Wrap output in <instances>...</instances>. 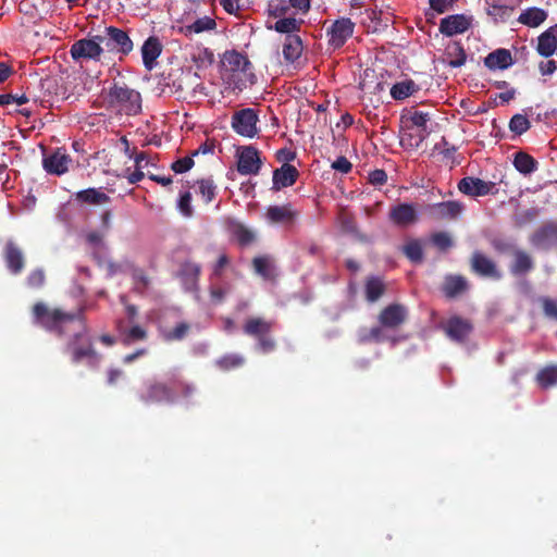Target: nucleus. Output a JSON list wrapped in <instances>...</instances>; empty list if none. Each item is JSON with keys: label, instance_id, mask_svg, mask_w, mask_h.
<instances>
[{"label": "nucleus", "instance_id": "nucleus-1", "mask_svg": "<svg viewBox=\"0 0 557 557\" xmlns=\"http://www.w3.org/2000/svg\"><path fill=\"white\" fill-rule=\"evenodd\" d=\"M32 314L37 325L58 337L65 336L71 324H77L74 335L66 343L65 351L70 354L74 364L86 360L91 368L99 366L101 355L95 349L88 336L85 307H79L75 312H66L60 308H49L45 302L38 301L33 306Z\"/></svg>", "mask_w": 557, "mask_h": 557}, {"label": "nucleus", "instance_id": "nucleus-2", "mask_svg": "<svg viewBox=\"0 0 557 557\" xmlns=\"http://www.w3.org/2000/svg\"><path fill=\"white\" fill-rule=\"evenodd\" d=\"M104 101L110 108L123 111L127 115H135L141 111L139 91L129 88L124 83L114 82L104 95Z\"/></svg>", "mask_w": 557, "mask_h": 557}, {"label": "nucleus", "instance_id": "nucleus-3", "mask_svg": "<svg viewBox=\"0 0 557 557\" xmlns=\"http://www.w3.org/2000/svg\"><path fill=\"white\" fill-rule=\"evenodd\" d=\"M101 35L100 41L103 44L104 52L119 55V60L123 61L134 49V42L127 32L115 27L108 26Z\"/></svg>", "mask_w": 557, "mask_h": 557}, {"label": "nucleus", "instance_id": "nucleus-4", "mask_svg": "<svg viewBox=\"0 0 557 557\" xmlns=\"http://www.w3.org/2000/svg\"><path fill=\"white\" fill-rule=\"evenodd\" d=\"M470 271L481 277L492 281L503 278V272L497 262L481 250H474L469 259Z\"/></svg>", "mask_w": 557, "mask_h": 557}, {"label": "nucleus", "instance_id": "nucleus-5", "mask_svg": "<svg viewBox=\"0 0 557 557\" xmlns=\"http://www.w3.org/2000/svg\"><path fill=\"white\" fill-rule=\"evenodd\" d=\"M101 35H95L88 38L76 40L70 49V54L73 60H92L100 61L104 54V48L102 41H100Z\"/></svg>", "mask_w": 557, "mask_h": 557}, {"label": "nucleus", "instance_id": "nucleus-6", "mask_svg": "<svg viewBox=\"0 0 557 557\" xmlns=\"http://www.w3.org/2000/svg\"><path fill=\"white\" fill-rule=\"evenodd\" d=\"M258 121L257 111L251 108H246L234 112L231 126L236 134L243 137L253 138L259 132L257 127Z\"/></svg>", "mask_w": 557, "mask_h": 557}, {"label": "nucleus", "instance_id": "nucleus-7", "mask_svg": "<svg viewBox=\"0 0 557 557\" xmlns=\"http://www.w3.org/2000/svg\"><path fill=\"white\" fill-rule=\"evenodd\" d=\"M138 397L145 404L173 403L175 393L172 387L163 382L148 381Z\"/></svg>", "mask_w": 557, "mask_h": 557}, {"label": "nucleus", "instance_id": "nucleus-8", "mask_svg": "<svg viewBox=\"0 0 557 557\" xmlns=\"http://www.w3.org/2000/svg\"><path fill=\"white\" fill-rule=\"evenodd\" d=\"M73 160L64 148H57L42 157V168L50 175L61 176L69 172Z\"/></svg>", "mask_w": 557, "mask_h": 557}, {"label": "nucleus", "instance_id": "nucleus-9", "mask_svg": "<svg viewBox=\"0 0 557 557\" xmlns=\"http://www.w3.org/2000/svg\"><path fill=\"white\" fill-rule=\"evenodd\" d=\"M458 189L469 197H483L486 195H496L498 189L496 183L485 182L479 177L466 176L458 183Z\"/></svg>", "mask_w": 557, "mask_h": 557}, {"label": "nucleus", "instance_id": "nucleus-10", "mask_svg": "<svg viewBox=\"0 0 557 557\" xmlns=\"http://www.w3.org/2000/svg\"><path fill=\"white\" fill-rule=\"evenodd\" d=\"M408 308L401 304H391L383 308L377 317L379 323L385 330H396L408 319Z\"/></svg>", "mask_w": 557, "mask_h": 557}, {"label": "nucleus", "instance_id": "nucleus-11", "mask_svg": "<svg viewBox=\"0 0 557 557\" xmlns=\"http://www.w3.org/2000/svg\"><path fill=\"white\" fill-rule=\"evenodd\" d=\"M355 23L348 17L336 20L326 30L329 46L334 50L342 48L354 34Z\"/></svg>", "mask_w": 557, "mask_h": 557}, {"label": "nucleus", "instance_id": "nucleus-12", "mask_svg": "<svg viewBox=\"0 0 557 557\" xmlns=\"http://www.w3.org/2000/svg\"><path fill=\"white\" fill-rule=\"evenodd\" d=\"M2 257L11 274L18 275L24 271L26 265L25 253L16 242L12 239L7 240L3 246Z\"/></svg>", "mask_w": 557, "mask_h": 557}, {"label": "nucleus", "instance_id": "nucleus-13", "mask_svg": "<svg viewBox=\"0 0 557 557\" xmlns=\"http://www.w3.org/2000/svg\"><path fill=\"white\" fill-rule=\"evenodd\" d=\"M262 161L258 149L253 146H245L238 151L237 171L242 175H257Z\"/></svg>", "mask_w": 557, "mask_h": 557}, {"label": "nucleus", "instance_id": "nucleus-14", "mask_svg": "<svg viewBox=\"0 0 557 557\" xmlns=\"http://www.w3.org/2000/svg\"><path fill=\"white\" fill-rule=\"evenodd\" d=\"M388 219L395 226L406 228L416 224L419 215L414 205L401 202L389 209Z\"/></svg>", "mask_w": 557, "mask_h": 557}, {"label": "nucleus", "instance_id": "nucleus-15", "mask_svg": "<svg viewBox=\"0 0 557 557\" xmlns=\"http://www.w3.org/2000/svg\"><path fill=\"white\" fill-rule=\"evenodd\" d=\"M465 207L459 201H442L430 205L428 215L434 221H450L457 219Z\"/></svg>", "mask_w": 557, "mask_h": 557}, {"label": "nucleus", "instance_id": "nucleus-16", "mask_svg": "<svg viewBox=\"0 0 557 557\" xmlns=\"http://www.w3.org/2000/svg\"><path fill=\"white\" fill-rule=\"evenodd\" d=\"M530 242L541 249H549L557 245V222L544 223L531 235Z\"/></svg>", "mask_w": 557, "mask_h": 557}, {"label": "nucleus", "instance_id": "nucleus-17", "mask_svg": "<svg viewBox=\"0 0 557 557\" xmlns=\"http://www.w3.org/2000/svg\"><path fill=\"white\" fill-rule=\"evenodd\" d=\"M299 177V171L289 163H283L273 171L272 187L274 191L293 186Z\"/></svg>", "mask_w": 557, "mask_h": 557}, {"label": "nucleus", "instance_id": "nucleus-18", "mask_svg": "<svg viewBox=\"0 0 557 557\" xmlns=\"http://www.w3.org/2000/svg\"><path fill=\"white\" fill-rule=\"evenodd\" d=\"M444 330L451 341L463 343L471 334L473 326L470 321L455 315L448 319Z\"/></svg>", "mask_w": 557, "mask_h": 557}, {"label": "nucleus", "instance_id": "nucleus-19", "mask_svg": "<svg viewBox=\"0 0 557 557\" xmlns=\"http://www.w3.org/2000/svg\"><path fill=\"white\" fill-rule=\"evenodd\" d=\"M141 58L146 70L151 71L157 65V59L163 50V46L157 36L148 37L141 46Z\"/></svg>", "mask_w": 557, "mask_h": 557}, {"label": "nucleus", "instance_id": "nucleus-20", "mask_svg": "<svg viewBox=\"0 0 557 557\" xmlns=\"http://www.w3.org/2000/svg\"><path fill=\"white\" fill-rule=\"evenodd\" d=\"M471 22L463 14H454L442 18L440 32L448 37L462 34L470 27Z\"/></svg>", "mask_w": 557, "mask_h": 557}, {"label": "nucleus", "instance_id": "nucleus-21", "mask_svg": "<svg viewBox=\"0 0 557 557\" xmlns=\"http://www.w3.org/2000/svg\"><path fill=\"white\" fill-rule=\"evenodd\" d=\"M536 51L544 58H549L557 51V24L548 27L537 37Z\"/></svg>", "mask_w": 557, "mask_h": 557}, {"label": "nucleus", "instance_id": "nucleus-22", "mask_svg": "<svg viewBox=\"0 0 557 557\" xmlns=\"http://www.w3.org/2000/svg\"><path fill=\"white\" fill-rule=\"evenodd\" d=\"M512 255L513 260L509 267V271L513 276L525 275L534 269V260L527 251L516 249Z\"/></svg>", "mask_w": 557, "mask_h": 557}, {"label": "nucleus", "instance_id": "nucleus-23", "mask_svg": "<svg viewBox=\"0 0 557 557\" xmlns=\"http://www.w3.org/2000/svg\"><path fill=\"white\" fill-rule=\"evenodd\" d=\"M274 326L273 321H268L260 317H252L246 320L243 331L246 335L256 337L257 339L269 335Z\"/></svg>", "mask_w": 557, "mask_h": 557}, {"label": "nucleus", "instance_id": "nucleus-24", "mask_svg": "<svg viewBox=\"0 0 557 557\" xmlns=\"http://www.w3.org/2000/svg\"><path fill=\"white\" fill-rule=\"evenodd\" d=\"M224 61L232 72L242 73L251 78L253 77V74L251 73V62L244 54L237 51L226 52L224 54Z\"/></svg>", "mask_w": 557, "mask_h": 557}, {"label": "nucleus", "instance_id": "nucleus-25", "mask_svg": "<svg viewBox=\"0 0 557 557\" xmlns=\"http://www.w3.org/2000/svg\"><path fill=\"white\" fill-rule=\"evenodd\" d=\"M512 63L510 51L503 48L488 53L484 60L485 66L490 70H505L511 66Z\"/></svg>", "mask_w": 557, "mask_h": 557}, {"label": "nucleus", "instance_id": "nucleus-26", "mask_svg": "<svg viewBox=\"0 0 557 557\" xmlns=\"http://www.w3.org/2000/svg\"><path fill=\"white\" fill-rule=\"evenodd\" d=\"M468 281L462 275H447L443 284V293L447 298H455L468 289Z\"/></svg>", "mask_w": 557, "mask_h": 557}, {"label": "nucleus", "instance_id": "nucleus-27", "mask_svg": "<svg viewBox=\"0 0 557 557\" xmlns=\"http://www.w3.org/2000/svg\"><path fill=\"white\" fill-rule=\"evenodd\" d=\"M385 341H392L393 344L397 342L396 338H392L386 335L385 330L381 324L371 329L361 327L358 331V343L360 344L382 343Z\"/></svg>", "mask_w": 557, "mask_h": 557}, {"label": "nucleus", "instance_id": "nucleus-28", "mask_svg": "<svg viewBox=\"0 0 557 557\" xmlns=\"http://www.w3.org/2000/svg\"><path fill=\"white\" fill-rule=\"evenodd\" d=\"M302 40L299 36H286L283 44V57L288 63H294L301 57Z\"/></svg>", "mask_w": 557, "mask_h": 557}, {"label": "nucleus", "instance_id": "nucleus-29", "mask_svg": "<svg viewBox=\"0 0 557 557\" xmlns=\"http://www.w3.org/2000/svg\"><path fill=\"white\" fill-rule=\"evenodd\" d=\"M75 200L79 203L99 206L110 202V197L97 188H87L75 194Z\"/></svg>", "mask_w": 557, "mask_h": 557}, {"label": "nucleus", "instance_id": "nucleus-30", "mask_svg": "<svg viewBox=\"0 0 557 557\" xmlns=\"http://www.w3.org/2000/svg\"><path fill=\"white\" fill-rule=\"evenodd\" d=\"M216 27V22L209 16L197 18L189 25L182 26L180 33L186 37H190L194 34H200L208 30H213Z\"/></svg>", "mask_w": 557, "mask_h": 557}, {"label": "nucleus", "instance_id": "nucleus-31", "mask_svg": "<svg viewBox=\"0 0 557 557\" xmlns=\"http://www.w3.org/2000/svg\"><path fill=\"white\" fill-rule=\"evenodd\" d=\"M446 62L451 67H460L466 63L467 54L458 41L450 42L445 49Z\"/></svg>", "mask_w": 557, "mask_h": 557}, {"label": "nucleus", "instance_id": "nucleus-32", "mask_svg": "<svg viewBox=\"0 0 557 557\" xmlns=\"http://www.w3.org/2000/svg\"><path fill=\"white\" fill-rule=\"evenodd\" d=\"M547 18V12L541 8L532 7L524 10L518 17V22L529 26L537 27Z\"/></svg>", "mask_w": 557, "mask_h": 557}, {"label": "nucleus", "instance_id": "nucleus-33", "mask_svg": "<svg viewBox=\"0 0 557 557\" xmlns=\"http://www.w3.org/2000/svg\"><path fill=\"white\" fill-rule=\"evenodd\" d=\"M297 213L292 210L289 205L271 206L268 208L267 218L273 223L292 222Z\"/></svg>", "mask_w": 557, "mask_h": 557}, {"label": "nucleus", "instance_id": "nucleus-34", "mask_svg": "<svg viewBox=\"0 0 557 557\" xmlns=\"http://www.w3.org/2000/svg\"><path fill=\"white\" fill-rule=\"evenodd\" d=\"M409 120L413 126L419 128V132L417 134V141L414 144L416 147H419L430 133L428 131V122L430 121V114L424 113L422 111H416L410 115Z\"/></svg>", "mask_w": 557, "mask_h": 557}, {"label": "nucleus", "instance_id": "nucleus-35", "mask_svg": "<svg viewBox=\"0 0 557 557\" xmlns=\"http://www.w3.org/2000/svg\"><path fill=\"white\" fill-rule=\"evenodd\" d=\"M302 20H297L292 16L278 18L273 26H268L269 29H274L277 33L286 34V36H297L295 33L299 32Z\"/></svg>", "mask_w": 557, "mask_h": 557}, {"label": "nucleus", "instance_id": "nucleus-36", "mask_svg": "<svg viewBox=\"0 0 557 557\" xmlns=\"http://www.w3.org/2000/svg\"><path fill=\"white\" fill-rule=\"evenodd\" d=\"M513 165L518 172L528 175L537 169V161L524 151H518L513 158Z\"/></svg>", "mask_w": 557, "mask_h": 557}, {"label": "nucleus", "instance_id": "nucleus-37", "mask_svg": "<svg viewBox=\"0 0 557 557\" xmlns=\"http://www.w3.org/2000/svg\"><path fill=\"white\" fill-rule=\"evenodd\" d=\"M536 382L544 389L557 385V364L542 368L536 374Z\"/></svg>", "mask_w": 557, "mask_h": 557}, {"label": "nucleus", "instance_id": "nucleus-38", "mask_svg": "<svg viewBox=\"0 0 557 557\" xmlns=\"http://www.w3.org/2000/svg\"><path fill=\"white\" fill-rule=\"evenodd\" d=\"M417 90H418V86L414 84L413 81H410V79L404 81V82L396 83L391 88V96L395 100H403V99H406L407 97L413 95Z\"/></svg>", "mask_w": 557, "mask_h": 557}, {"label": "nucleus", "instance_id": "nucleus-39", "mask_svg": "<svg viewBox=\"0 0 557 557\" xmlns=\"http://www.w3.org/2000/svg\"><path fill=\"white\" fill-rule=\"evenodd\" d=\"M198 193L201 195L205 203H210L216 196V185L211 177L201 178L196 182Z\"/></svg>", "mask_w": 557, "mask_h": 557}, {"label": "nucleus", "instance_id": "nucleus-40", "mask_svg": "<svg viewBox=\"0 0 557 557\" xmlns=\"http://www.w3.org/2000/svg\"><path fill=\"white\" fill-rule=\"evenodd\" d=\"M385 292L384 283L379 277H371L366 283V297L370 302L376 301Z\"/></svg>", "mask_w": 557, "mask_h": 557}, {"label": "nucleus", "instance_id": "nucleus-41", "mask_svg": "<svg viewBox=\"0 0 557 557\" xmlns=\"http://www.w3.org/2000/svg\"><path fill=\"white\" fill-rule=\"evenodd\" d=\"M245 363V358L237 354L224 355L215 361L219 369L230 371L242 367Z\"/></svg>", "mask_w": 557, "mask_h": 557}, {"label": "nucleus", "instance_id": "nucleus-42", "mask_svg": "<svg viewBox=\"0 0 557 557\" xmlns=\"http://www.w3.org/2000/svg\"><path fill=\"white\" fill-rule=\"evenodd\" d=\"M403 252L411 262L420 263L423 260L422 246L418 239L409 240L403 247Z\"/></svg>", "mask_w": 557, "mask_h": 557}, {"label": "nucleus", "instance_id": "nucleus-43", "mask_svg": "<svg viewBox=\"0 0 557 557\" xmlns=\"http://www.w3.org/2000/svg\"><path fill=\"white\" fill-rule=\"evenodd\" d=\"M508 127L511 133L520 136L530 129L531 123L527 115L517 113L510 119Z\"/></svg>", "mask_w": 557, "mask_h": 557}, {"label": "nucleus", "instance_id": "nucleus-44", "mask_svg": "<svg viewBox=\"0 0 557 557\" xmlns=\"http://www.w3.org/2000/svg\"><path fill=\"white\" fill-rule=\"evenodd\" d=\"M290 7L287 0H270L268 5V13L274 18L287 17Z\"/></svg>", "mask_w": 557, "mask_h": 557}, {"label": "nucleus", "instance_id": "nucleus-45", "mask_svg": "<svg viewBox=\"0 0 557 557\" xmlns=\"http://www.w3.org/2000/svg\"><path fill=\"white\" fill-rule=\"evenodd\" d=\"M191 58L198 67H207L214 62V54L212 50L205 47H198Z\"/></svg>", "mask_w": 557, "mask_h": 557}, {"label": "nucleus", "instance_id": "nucleus-46", "mask_svg": "<svg viewBox=\"0 0 557 557\" xmlns=\"http://www.w3.org/2000/svg\"><path fill=\"white\" fill-rule=\"evenodd\" d=\"M252 265L257 274L263 278H271L273 276V265L268 257H256L252 260Z\"/></svg>", "mask_w": 557, "mask_h": 557}, {"label": "nucleus", "instance_id": "nucleus-47", "mask_svg": "<svg viewBox=\"0 0 557 557\" xmlns=\"http://www.w3.org/2000/svg\"><path fill=\"white\" fill-rule=\"evenodd\" d=\"M190 331L187 322H180L172 330L164 332L163 337L168 342H176L184 339Z\"/></svg>", "mask_w": 557, "mask_h": 557}, {"label": "nucleus", "instance_id": "nucleus-48", "mask_svg": "<svg viewBox=\"0 0 557 557\" xmlns=\"http://www.w3.org/2000/svg\"><path fill=\"white\" fill-rule=\"evenodd\" d=\"M431 243L440 250L447 251L454 246V240L447 232H436L431 235Z\"/></svg>", "mask_w": 557, "mask_h": 557}, {"label": "nucleus", "instance_id": "nucleus-49", "mask_svg": "<svg viewBox=\"0 0 557 557\" xmlns=\"http://www.w3.org/2000/svg\"><path fill=\"white\" fill-rule=\"evenodd\" d=\"M123 343L131 345L135 342L145 341L147 338V331L140 325H133L127 331L123 332Z\"/></svg>", "mask_w": 557, "mask_h": 557}, {"label": "nucleus", "instance_id": "nucleus-50", "mask_svg": "<svg viewBox=\"0 0 557 557\" xmlns=\"http://www.w3.org/2000/svg\"><path fill=\"white\" fill-rule=\"evenodd\" d=\"M46 274L41 268H37L27 275L26 284L29 288L39 289L45 285Z\"/></svg>", "mask_w": 557, "mask_h": 557}, {"label": "nucleus", "instance_id": "nucleus-51", "mask_svg": "<svg viewBox=\"0 0 557 557\" xmlns=\"http://www.w3.org/2000/svg\"><path fill=\"white\" fill-rule=\"evenodd\" d=\"M233 234L237 242L243 246H247L255 240V234L242 224L234 226Z\"/></svg>", "mask_w": 557, "mask_h": 557}, {"label": "nucleus", "instance_id": "nucleus-52", "mask_svg": "<svg viewBox=\"0 0 557 557\" xmlns=\"http://www.w3.org/2000/svg\"><path fill=\"white\" fill-rule=\"evenodd\" d=\"M177 209L186 218H191L194 215V209L191 207V194L189 191H184L180 195Z\"/></svg>", "mask_w": 557, "mask_h": 557}, {"label": "nucleus", "instance_id": "nucleus-53", "mask_svg": "<svg viewBox=\"0 0 557 557\" xmlns=\"http://www.w3.org/2000/svg\"><path fill=\"white\" fill-rule=\"evenodd\" d=\"M195 162L191 156H187L181 159H177L171 164V170L177 174L185 173L189 171L194 166Z\"/></svg>", "mask_w": 557, "mask_h": 557}, {"label": "nucleus", "instance_id": "nucleus-54", "mask_svg": "<svg viewBox=\"0 0 557 557\" xmlns=\"http://www.w3.org/2000/svg\"><path fill=\"white\" fill-rule=\"evenodd\" d=\"M454 2L455 0H429L430 8L437 14L447 12Z\"/></svg>", "mask_w": 557, "mask_h": 557}, {"label": "nucleus", "instance_id": "nucleus-55", "mask_svg": "<svg viewBox=\"0 0 557 557\" xmlns=\"http://www.w3.org/2000/svg\"><path fill=\"white\" fill-rule=\"evenodd\" d=\"M543 311L546 317L557 320V301L548 297L542 299Z\"/></svg>", "mask_w": 557, "mask_h": 557}, {"label": "nucleus", "instance_id": "nucleus-56", "mask_svg": "<svg viewBox=\"0 0 557 557\" xmlns=\"http://www.w3.org/2000/svg\"><path fill=\"white\" fill-rule=\"evenodd\" d=\"M230 292V286L223 287V286H216L211 285L210 286V297L212 301L220 304L224 300L225 296Z\"/></svg>", "mask_w": 557, "mask_h": 557}, {"label": "nucleus", "instance_id": "nucleus-57", "mask_svg": "<svg viewBox=\"0 0 557 557\" xmlns=\"http://www.w3.org/2000/svg\"><path fill=\"white\" fill-rule=\"evenodd\" d=\"M434 149L441 150V153L446 159H451L456 152V147L448 144L445 137H442L441 143L436 144Z\"/></svg>", "mask_w": 557, "mask_h": 557}, {"label": "nucleus", "instance_id": "nucleus-58", "mask_svg": "<svg viewBox=\"0 0 557 557\" xmlns=\"http://www.w3.org/2000/svg\"><path fill=\"white\" fill-rule=\"evenodd\" d=\"M28 101L27 97L25 95L22 96H14L11 94H2L0 95V106H7L12 102H15L18 106H22Z\"/></svg>", "mask_w": 557, "mask_h": 557}, {"label": "nucleus", "instance_id": "nucleus-59", "mask_svg": "<svg viewBox=\"0 0 557 557\" xmlns=\"http://www.w3.org/2000/svg\"><path fill=\"white\" fill-rule=\"evenodd\" d=\"M352 168V164L350 163V161L346 158V157H338L333 163H332V169H334L335 171H338L341 173H348L350 172Z\"/></svg>", "mask_w": 557, "mask_h": 557}, {"label": "nucleus", "instance_id": "nucleus-60", "mask_svg": "<svg viewBox=\"0 0 557 557\" xmlns=\"http://www.w3.org/2000/svg\"><path fill=\"white\" fill-rule=\"evenodd\" d=\"M492 247L495 249V251L499 252V253H507V252H511L513 253V251L516 250L515 249V246L506 240H503V239H494L492 242Z\"/></svg>", "mask_w": 557, "mask_h": 557}, {"label": "nucleus", "instance_id": "nucleus-61", "mask_svg": "<svg viewBox=\"0 0 557 557\" xmlns=\"http://www.w3.org/2000/svg\"><path fill=\"white\" fill-rule=\"evenodd\" d=\"M275 346V341L270 336V334L258 338V347L262 352H270L274 350Z\"/></svg>", "mask_w": 557, "mask_h": 557}, {"label": "nucleus", "instance_id": "nucleus-62", "mask_svg": "<svg viewBox=\"0 0 557 557\" xmlns=\"http://www.w3.org/2000/svg\"><path fill=\"white\" fill-rule=\"evenodd\" d=\"M369 181L372 185H383L387 181V174L384 170H374L370 172Z\"/></svg>", "mask_w": 557, "mask_h": 557}, {"label": "nucleus", "instance_id": "nucleus-63", "mask_svg": "<svg viewBox=\"0 0 557 557\" xmlns=\"http://www.w3.org/2000/svg\"><path fill=\"white\" fill-rule=\"evenodd\" d=\"M539 69L542 75H552L557 70V63L554 60L542 61Z\"/></svg>", "mask_w": 557, "mask_h": 557}, {"label": "nucleus", "instance_id": "nucleus-64", "mask_svg": "<svg viewBox=\"0 0 557 557\" xmlns=\"http://www.w3.org/2000/svg\"><path fill=\"white\" fill-rule=\"evenodd\" d=\"M276 158L278 161H284V163H289L296 158V153L287 148L280 149L276 153Z\"/></svg>", "mask_w": 557, "mask_h": 557}]
</instances>
